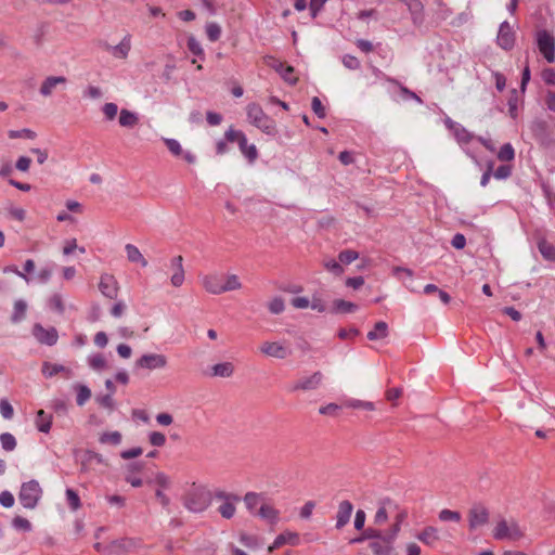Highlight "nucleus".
Segmentation results:
<instances>
[{"mask_svg":"<svg viewBox=\"0 0 555 555\" xmlns=\"http://www.w3.org/2000/svg\"><path fill=\"white\" fill-rule=\"evenodd\" d=\"M399 533V526L392 525L390 528V538L384 540L379 537L377 540L372 541L370 546L374 555H391L392 545Z\"/></svg>","mask_w":555,"mask_h":555,"instance_id":"nucleus-9","label":"nucleus"},{"mask_svg":"<svg viewBox=\"0 0 555 555\" xmlns=\"http://www.w3.org/2000/svg\"><path fill=\"white\" fill-rule=\"evenodd\" d=\"M489 520V512L488 509L481 505H474L468 513V524L470 530H476L477 528L486 525Z\"/></svg>","mask_w":555,"mask_h":555,"instance_id":"nucleus-12","label":"nucleus"},{"mask_svg":"<svg viewBox=\"0 0 555 555\" xmlns=\"http://www.w3.org/2000/svg\"><path fill=\"white\" fill-rule=\"evenodd\" d=\"M324 268L337 276H339L344 273L343 266L335 259L325 260Z\"/></svg>","mask_w":555,"mask_h":555,"instance_id":"nucleus-54","label":"nucleus"},{"mask_svg":"<svg viewBox=\"0 0 555 555\" xmlns=\"http://www.w3.org/2000/svg\"><path fill=\"white\" fill-rule=\"evenodd\" d=\"M542 79L546 85H555V69L554 68H545L542 72Z\"/></svg>","mask_w":555,"mask_h":555,"instance_id":"nucleus-64","label":"nucleus"},{"mask_svg":"<svg viewBox=\"0 0 555 555\" xmlns=\"http://www.w3.org/2000/svg\"><path fill=\"white\" fill-rule=\"evenodd\" d=\"M538 248L544 259L555 261V247L551 243L542 240L539 242Z\"/></svg>","mask_w":555,"mask_h":555,"instance_id":"nucleus-37","label":"nucleus"},{"mask_svg":"<svg viewBox=\"0 0 555 555\" xmlns=\"http://www.w3.org/2000/svg\"><path fill=\"white\" fill-rule=\"evenodd\" d=\"M0 413L5 420H11L14 415L13 406L7 399L0 400Z\"/></svg>","mask_w":555,"mask_h":555,"instance_id":"nucleus-56","label":"nucleus"},{"mask_svg":"<svg viewBox=\"0 0 555 555\" xmlns=\"http://www.w3.org/2000/svg\"><path fill=\"white\" fill-rule=\"evenodd\" d=\"M67 79L64 76H48L46 77L39 88V93L43 98H49L53 94L57 87H65Z\"/></svg>","mask_w":555,"mask_h":555,"instance_id":"nucleus-15","label":"nucleus"},{"mask_svg":"<svg viewBox=\"0 0 555 555\" xmlns=\"http://www.w3.org/2000/svg\"><path fill=\"white\" fill-rule=\"evenodd\" d=\"M535 44L547 63H555V38L548 30L539 29L535 33Z\"/></svg>","mask_w":555,"mask_h":555,"instance_id":"nucleus-6","label":"nucleus"},{"mask_svg":"<svg viewBox=\"0 0 555 555\" xmlns=\"http://www.w3.org/2000/svg\"><path fill=\"white\" fill-rule=\"evenodd\" d=\"M417 538L423 543L433 545L438 541V530L434 527H427L417 535Z\"/></svg>","mask_w":555,"mask_h":555,"instance_id":"nucleus-35","label":"nucleus"},{"mask_svg":"<svg viewBox=\"0 0 555 555\" xmlns=\"http://www.w3.org/2000/svg\"><path fill=\"white\" fill-rule=\"evenodd\" d=\"M101 112L106 121H113L119 115L118 105L114 102H106L102 105Z\"/></svg>","mask_w":555,"mask_h":555,"instance_id":"nucleus-36","label":"nucleus"},{"mask_svg":"<svg viewBox=\"0 0 555 555\" xmlns=\"http://www.w3.org/2000/svg\"><path fill=\"white\" fill-rule=\"evenodd\" d=\"M390 505H391L390 500H384L383 502H380V505L374 516L375 524L382 525V524L386 522V520L388 519L387 506H390Z\"/></svg>","mask_w":555,"mask_h":555,"instance_id":"nucleus-39","label":"nucleus"},{"mask_svg":"<svg viewBox=\"0 0 555 555\" xmlns=\"http://www.w3.org/2000/svg\"><path fill=\"white\" fill-rule=\"evenodd\" d=\"M12 526L14 529L24 532H29L33 528L30 521L22 516L14 517L12 520Z\"/></svg>","mask_w":555,"mask_h":555,"instance_id":"nucleus-48","label":"nucleus"},{"mask_svg":"<svg viewBox=\"0 0 555 555\" xmlns=\"http://www.w3.org/2000/svg\"><path fill=\"white\" fill-rule=\"evenodd\" d=\"M188 49L192 54L204 59V50L202 44L194 36H190L188 38Z\"/></svg>","mask_w":555,"mask_h":555,"instance_id":"nucleus-47","label":"nucleus"},{"mask_svg":"<svg viewBox=\"0 0 555 555\" xmlns=\"http://www.w3.org/2000/svg\"><path fill=\"white\" fill-rule=\"evenodd\" d=\"M8 135L10 139L24 138L27 140H34L37 138V133L34 130L28 129V128H24L21 130H9Z\"/></svg>","mask_w":555,"mask_h":555,"instance_id":"nucleus-42","label":"nucleus"},{"mask_svg":"<svg viewBox=\"0 0 555 555\" xmlns=\"http://www.w3.org/2000/svg\"><path fill=\"white\" fill-rule=\"evenodd\" d=\"M75 388L77 390L76 402L82 406L91 398V390L86 385H77Z\"/></svg>","mask_w":555,"mask_h":555,"instance_id":"nucleus-43","label":"nucleus"},{"mask_svg":"<svg viewBox=\"0 0 555 555\" xmlns=\"http://www.w3.org/2000/svg\"><path fill=\"white\" fill-rule=\"evenodd\" d=\"M446 126L450 131H452L455 140L459 144H467L473 140V134L464 128L461 124L453 121L451 118H447L444 120Z\"/></svg>","mask_w":555,"mask_h":555,"instance_id":"nucleus-16","label":"nucleus"},{"mask_svg":"<svg viewBox=\"0 0 555 555\" xmlns=\"http://www.w3.org/2000/svg\"><path fill=\"white\" fill-rule=\"evenodd\" d=\"M52 274H53V270L52 268L50 267H43L41 268L37 274H36V280L38 283L40 284H47L51 278H52Z\"/></svg>","mask_w":555,"mask_h":555,"instance_id":"nucleus-55","label":"nucleus"},{"mask_svg":"<svg viewBox=\"0 0 555 555\" xmlns=\"http://www.w3.org/2000/svg\"><path fill=\"white\" fill-rule=\"evenodd\" d=\"M140 117L138 113L127 108H121L118 115V124L122 128L132 129L138 126Z\"/></svg>","mask_w":555,"mask_h":555,"instance_id":"nucleus-21","label":"nucleus"},{"mask_svg":"<svg viewBox=\"0 0 555 555\" xmlns=\"http://www.w3.org/2000/svg\"><path fill=\"white\" fill-rule=\"evenodd\" d=\"M204 289L212 295H220L227 292L242 288V283L236 274L208 273L199 276Z\"/></svg>","mask_w":555,"mask_h":555,"instance_id":"nucleus-1","label":"nucleus"},{"mask_svg":"<svg viewBox=\"0 0 555 555\" xmlns=\"http://www.w3.org/2000/svg\"><path fill=\"white\" fill-rule=\"evenodd\" d=\"M35 338L44 345L53 346L56 344L59 335L54 327L44 328L41 324H35L33 327Z\"/></svg>","mask_w":555,"mask_h":555,"instance_id":"nucleus-14","label":"nucleus"},{"mask_svg":"<svg viewBox=\"0 0 555 555\" xmlns=\"http://www.w3.org/2000/svg\"><path fill=\"white\" fill-rule=\"evenodd\" d=\"M125 253L127 260L129 262L140 264L142 268L147 267V260L144 258V256L135 245L131 243L126 244Z\"/></svg>","mask_w":555,"mask_h":555,"instance_id":"nucleus-22","label":"nucleus"},{"mask_svg":"<svg viewBox=\"0 0 555 555\" xmlns=\"http://www.w3.org/2000/svg\"><path fill=\"white\" fill-rule=\"evenodd\" d=\"M0 443L3 450L11 452L16 448V439L10 433H3L0 436Z\"/></svg>","mask_w":555,"mask_h":555,"instance_id":"nucleus-44","label":"nucleus"},{"mask_svg":"<svg viewBox=\"0 0 555 555\" xmlns=\"http://www.w3.org/2000/svg\"><path fill=\"white\" fill-rule=\"evenodd\" d=\"M36 427L41 433H49L52 425V416L47 414L43 410H39L35 420Z\"/></svg>","mask_w":555,"mask_h":555,"instance_id":"nucleus-29","label":"nucleus"},{"mask_svg":"<svg viewBox=\"0 0 555 555\" xmlns=\"http://www.w3.org/2000/svg\"><path fill=\"white\" fill-rule=\"evenodd\" d=\"M238 147L241 153L248 159L249 163H254L257 159V147L255 144H248L246 135L242 137L238 141Z\"/></svg>","mask_w":555,"mask_h":555,"instance_id":"nucleus-25","label":"nucleus"},{"mask_svg":"<svg viewBox=\"0 0 555 555\" xmlns=\"http://www.w3.org/2000/svg\"><path fill=\"white\" fill-rule=\"evenodd\" d=\"M515 157V151L511 143H505L501 146L498 158L503 162H511Z\"/></svg>","mask_w":555,"mask_h":555,"instance_id":"nucleus-45","label":"nucleus"},{"mask_svg":"<svg viewBox=\"0 0 555 555\" xmlns=\"http://www.w3.org/2000/svg\"><path fill=\"white\" fill-rule=\"evenodd\" d=\"M87 362L89 366L96 372L104 371L107 367V361L101 353H92L88 357Z\"/></svg>","mask_w":555,"mask_h":555,"instance_id":"nucleus-31","label":"nucleus"},{"mask_svg":"<svg viewBox=\"0 0 555 555\" xmlns=\"http://www.w3.org/2000/svg\"><path fill=\"white\" fill-rule=\"evenodd\" d=\"M358 258H359V253L351 250V249H345V250L340 251L338 255L339 262L345 263V264H349L352 261L357 260Z\"/></svg>","mask_w":555,"mask_h":555,"instance_id":"nucleus-53","label":"nucleus"},{"mask_svg":"<svg viewBox=\"0 0 555 555\" xmlns=\"http://www.w3.org/2000/svg\"><path fill=\"white\" fill-rule=\"evenodd\" d=\"M280 75L286 82L291 85H295L297 82V78L294 76V68L289 65H285Z\"/></svg>","mask_w":555,"mask_h":555,"instance_id":"nucleus-63","label":"nucleus"},{"mask_svg":"<svg viewBox=\"0 0 555 555\" xmlns=\"http://www.w3.org/2000/svg\"><path fill=\"white\" fill-rule=\"evenodd\" d=\"M498 44L504 50H511L515 44V33L507 21L501 23L496 36Z\"/></svg>","mask_w":555,"mask_h":555,"instance_id":"nucleus-13","label":"nucleus"},{"mask_svg":"<svg viewBox=\"0 0 555 555\" xmlns=\"http://www.w3.org/2000/svg\"><path fill=\"white\" fill-rule=\"evenodd\" d=\"M286 543L292 545H297L299 543V535L296 532L285 531L279 534L273 544L269 547V552H272L274 548H278Z\"/></svg>","mask_w":555,"mask_h":555,"instance_id":"nucleus-23","label":"nucleus"},{"mask_svg":"<svg viewBox=\"0 0 555 555\" xmlns=\"http://www.w3.org/2000/svg\"><path fill=\"white\" fill-rule=\"evenodd\" d=\"M48 307L54 311H56L59 314H63L65 311V306L63 302V297L59 293H54L50 296L48 299Z\"/></svg>","mask_w":555,"mask_h":555,"instance_id":"nucleus-38","label":"nucleus"},{"mask_svg":"<svg viewBox=\"0 0 555 555\" xmlns=\"http://www.w3.org/2000/svg\"><path fill=\"white\" fill-rule=\"evenodd\" d=\"M439 519L442 521H460L461 514L451 509H442L439 513Z\"/></svg>","mask_w":555,"mask_h":555,"instance_id":"nucleus-57","label":"nucleus"},{"mask_svg":"<svg viewBox=\"0 0 555 555\" xmlns=\"http://www.w3.org/2000/svg\"><path fill=\"white\" fill-rule=\"evenodd\" d=\"M237 502H240V500H229L227 502H222L218 507L219 514L225 519H231L235 514V504Z\"/></svg>","mask_w":555,"mask_h":555,"instance_id":"nucleus-34","label":"nucleus"},{"mask_svg":"<svg viewBox=\"0 0 555 555\" xmlns=\"http://www.w3.org/2000/svg\"><path fill=\"white\" fill-rule=\"evenodd\" d=\"M149 441L154 447H163L166 443V437L163 433L152 431L149 435Z\"/></svg>","mask_w":555,"mask_h":555,"instance_id":"nucleus-59","label":"nucleus"},{"mask_svg":"<svg viewBox=\"0 0 555 555\" xmlns=\"http://www.w3.org/2000/svg\"><path fill=\"white\" fill-rule=\"evenodd\" d=\"M324 379V375L320 371H315L309 375H304L296 379L292 385L289 386L291 392H308V391H314L319 389L322 386Z\"/></svg>","mask_w":555,"mask_h":555,"instance_id":"nucleus-7","label":"nucleus"},{"mask_svg":"<svg viewBox=\"0 0 555 555\" xmlns=\"http://www.w3.org/2000/svg\"><path fill=\"white\" fill-rule=\"evenodd\" d=\"M358 306L344 299H335L333 301L332 313H351L357 311Z\"/></svg>","mask_w":555,"mask_h":555,"instance_id":"nucleus-30","label":"nucleus"},{"mask_svg":"<svg viewBox=\"0 0 555 555\" xmlns=\"http://www.w3.org/2000/svg\"><path fill=\"white\" fill-rule=\"evenodd\" d=\"M246 116L250 125L258 128L268 135L276 133L275 121L264 113L262 107L257 103H249L246 106Z\"/></svg>","mask_w":555,"mask_h":555,"instance_id":"nucleus-2","label":"nucleus"},{"mask_svg":"<svg viewBox=\"0 0 555 555\" xmlns=\"http://www.w3.org/2000/svg\"><path fill=\"white\" fill-rule=\"evenodd\" d=\"M243 500L246 508L254 515H257L258 506L263 503L262 495L256 492H247Z\"/></svg>","mask_w":555,"mask_h":555,"instance_id":"nucleus-27","label":"nucleus"},{"mask_svg":"<svg viewBox=\"0 0 555 555\" xmlns=\"http://www.w3.org/2000/svg\"><path fill=\"white\" fill-rule=\"evenodd\" d=\"M524 537V530L514 519H500L494 529L493 538L499 541L517 542Z\"/></svg>","mask_w":555,"mask_h":555,"instance_id":"nucleus-5","label":"nucleus"},{"mask_svg":"<svg viewBox=\"0 0 555 555\" xmlns=\"http://www.w3.org/2000/svg\"><path fill=\"white\" fill-rule=\"evenodd\" d=\"M234 373V365L231 362H221L211 366V376L231 377Z\"/></svg>","mask_w":555,"mask_h":555,"instance_id":"nucleus-28","label":"nucleus"},{"mask_svg":"<svg viewBox=\"0 0 555 555\" xmlns=\"http://www.w3.org/2000/svg\"><path fill=\"white\" fill-rule=\"evenodd\" d=\"M205 30H206L207 38L211 42L219 40V38L221 36V27L219 24H217L215 22H209L206 24Z\"/></svg>","mask_w":555,"mask_h":555,"instance_id":"nucleus-41","label":"nucleus"},{"mask_svg":"<svg viewBox=\"0 0 555 555\" xmlns=\"http://www.w3.org/2000/svg\"><path fill=\"white\" fill-rule=\"evenodd\" d=\"M388 334V325L384 321H379L375 324L374 330L367 333L370 340H377L385 338Z\"/></svg>","mask_w":555,"mask_h":555,"instance_id":"nucleus-33","label":"nucleus"},{"mask_svg":"<svg viewBox=\"0 0 555 555\" xmlns=\"http://www.w3.org/2000/svg\"><path fill=\"white\" fill-rule=\"evenodd\" d=\"M345 406L352 409H362L365 411H374L375 404L371 401H363L359 399H348L345 401Z\"/></svg>","mask_w":555,"mask_h":555,"instance_id":"nucleus-40","label":"nucleus"},{"mask_svg":"<svg viewBox=\"0 0 555 555\" xmlns=\"http://www.w3.org/2000/svg\"><path fill=\"white\" fill-rule=\"evenodd\" d=\"M164 142L173 156L182 157L189 164H194L196 162V156L189 151H183L178 140L165 138Z\"/></svg>","mask_w":555,"mask_h":555,"instance_id":"nucleus-17","label":"nucleus"},{"mask_svg":"<svg viewBox=\"0 0 555 555\" xmlns=\"http://www.w3.org/2000/svg\"><path fill=\"white\" fill-rule=\"evenodd\" d=\"M310 308L320 313H323L327 310L326 304L318 295H313L312 299L310 300Z\"/></svg>","mask_w":555,"mask_h":555,"instance_id":"nucleus-60","label":"nucleus"},{"mask_svg":"<svg viewBox=\"0 0 555 555\" xmlns=\"http://www.w3.org/2000/svg\"><path fill=\"white\" fill-rule=\"evenodd\" d=\"M59 373H65L67 377L72 376V371L62 364L44 362L42 365V374L46 377H52Z\"/></svg>","mask_w":555,"mask_h":555,"instance_id":"nucleus-26","label":"nucleus"},{"mask_svg":"<svg viewBox=\"0 0 555 555\" xmlns=\"http://www.w3.org/2000/svg\"><path fill=\"white\" fill-rule=\"evenodd\" d=\"M99 291L104 297L115 299L119 292V284L116 278L109 273H102L99 281Z\"/></svg>","mask_w":555,"mask_h":555,"instance_id":"nucleus-11","label":"nucleus"},{"mask_svg":"<svg viewBox=\"0 0 555 555\" xmlns=\"http://www.w3.org/2000/svg\"><path fill=\"white\" fill-rule=\"evenodd\" d=\"M519 95L516 89L511 91V95L508 99V113L512 118H516L517 116V106H518Z\"/></svg>","mask_w":555,"mask_h":555,"instance_id":"nucleus-49","label":"nucleus"},{"mask_svg":"<svg viewBox=\"0 0 555 555\" xmlns=\"http://www.w3.org/2000/svg\"><path fill=\"white\" fill-rule=\"evenodd\" d=\"M65 494H66V500H67L69 507L73 511H77L81 505L80 499H79V495L77 494V492L73 489H67Z\"/></svg>","mask_w":555,"mask_h":555,"instance_id":"nucleus-52","label":"nucleus"},{"mask_svg":"<svg viewBox=\"0 0 555 555\" xmlns=\"http://www.w3.org/2000/svg\"><path fill=\"white\" fill-rule=\"evenodd\" d=\"M100 442L117 446L121 442V435L119 431L104 433L100 437Z\"/></svg>","mask_w":555,"mask_h":555,"instance_id":"nucleus-46","label":"nucleus"},{"mask_svg":"<svg viewBox=\"0 0 555 555\" xmlns=\"http://www.w3.org/2000/svg\"><path fill=\"white\" fill-rule=\"evenodd\" d=\"M211 503V493L203 486H193L184 496L183 505L191 513H203Z\"/></svg>","mask_w":555,"mask_h":555,"instance_id":"nucleus-3","label":"nucleus"},{"mask_svg":"<svg viewBox=\"0 0 555 555\" xmlns=\"http://www.w3.org/2000/svg\"><path fill=\"white\" fill-rule=\"evenodd\" d=\"M311 108L319 118L325 117V108L318 96L312 98Z\"/></svg>","mask_w":555,"mask_h":555,"instance_id":"nucleus-62","label":"nucleus"},{"mask_svg":"<svg viewBox=\"0 0 555 555\" xmlns=\"http://www.w3.org/2000/svg\"><path fill=\"white\" fill-rule=\"evenodd\" d=\"M130 50H131V36L130 35H126L118 44L107 47V51L115 59H119V60L127 59Z\"/></svg>","mask_w":555,"mask_h":555,"instance_id":"nucleus-18","label":"nucleus"},{"mask_svg":"<svg viewBox=\"0 0 555 555\" xmlns=\"http://www.w3.org/2000/svg\"><path fill=\"white\" fill-rule=\"evenodd\" d=\"M167 365V358L160 353H145L135 361V367L159 370Z\"/></svg>","mask_w":555,"mask_h":555,"instance_id":"nucleus-10","label":"nucleus"},{"mask_svg":"<svg viewBox=\"0 0 555 555\" xmlns=\"http://www.w3.org/2000/svg\"><path fill=\"white\" fill-rule=\"evenodd\" d=\"M268 309L272 314H280L284 311L285 305L281 297H274L268 302Z\"/></svg>","mask_w":555,"mask_h":555,"instance_id":"nucleus-50","label":"nucleus"},{"mask_svg":"<svg viewBox=\"0 0 555 555\" xmlns=\"http://www.w3.org/2000/svg\"><path fill=\"white\" fill-rule=\"evenodd\" d=\"M83 96L92 100H98L103 96V92L100 87L90 85L83 90Z\"/></svg>","mask_w":555,"mask_h":555,"instance_id":"nucleus-58","label":"nucleus"},{"mask_svg":"<svg viewBox=\"0 0 555 555\" xmlns=\"http://www.w3.org/2000/svg\"><path fill=\"white\" fill-rule=\"evenodd\" d=\"M257 516L272 525L279 521V511L266 503L260 504Z\"/></svg>","mask_w":555,"mask_h":555,"instance_id":"nucleus-24","label":"nucleus"},{"mask_svg":"<svg viewBox=\"0 0 555 555\" xmlns=\"http://www.w3.org/2000/svg\"><path fill=\"white\" fill-rule=\"evenodd\" d=\"M27 311V302L23 299H18L14 302L13 313L11 317V321L13 323H18L24 320Z\"/></svg>","mask_w":555,"mask_h":555,"instance_id":"nucleus-32","label":"nucleus"},{"mask_svg":"<svg viewBox=\"0 0 555 555\" xmlns=\"http://www.w3.org/2000/svg\"><path fill=\"white\" fill-rule=\"evenodd\" d=\"M43 494V490L40 483L31 479L23 482L18 492V501L23 507L27 509H35L39 504Z\"/></svg>","mask_w":555,"mask_h":555,"instance_id":"nucleus-4","label":"nucleus"},{"mask_svg":"<svg viewBox=\"0 0 555 555\" xmlns=\"http://www.w3.org/2000/svg\"><path fill=\"white\" fill-rule=\"evenodd\" d=\"M353 511V506L349 501H341L338 505V511L336 515V528L341 529L346 526L351 517Z\"/></svg>","mask_w":555,"mask_h":555,"instance_id":"nucleus-20","label":"nucleus"},{"mask_svg":"<svg viewBox=\"0 0 555 555\" xmlns=\"http://www.w3.org/2000/svg\"><path fill=\"white\" fill-rule=\"evenodd\" d=\"M404 3L411 13L412 22L415 26L424 23V7L420 0H400Z\"/></svg>","mask_w":555,"mask_h":555,"instance_id":"nucleus-19","label":"nucleus"},{"mask_svg":"<svg viewBox=\"0 0 555 555\" xmlns=\"http://www.w3.org/2000/svg\"><path fill=\"white\" fill-rule=\"evenodd\" d=\"M244 135H245V133L243 131L236 130L233 127H230L224 133V138L227 141L237 142V143L241 140V138Z\"/></svg>","mask_w":555,"mask_h":555,"instance_id":"nucleus-61","label":"nucleus"},{"mask_svg":"<svg viewBox=\"0 0 555 555\" xmlns=\"http://www.w3.org/2000/svg\"><path fill=\"white\" fill-rule=\"evenodd\" d=\"M260 352L270 358L284 360L292 354V349L285 340H267L260 345Z\"/></svg>","mask_w":555,"mask_h":555,"instance_id":"nucleus-8","label":"nucleus"},{"mask_svg":"<svg viewBox=\"0 0 555 555\" xmlns=\"http://www.w3.org/2000/svg\"><path fill=\"white\" fill-rule=\"evenodd\" d=\"M154 483L158 486V489L166 490L171 486V479L165 473L158 472L155 474Z\"/></svg>","mask_w":555,"mask_h":555,"instance_id":"nucleus-51","label":"nucleus"}]
</instances>
